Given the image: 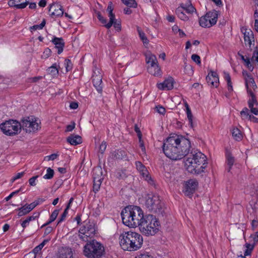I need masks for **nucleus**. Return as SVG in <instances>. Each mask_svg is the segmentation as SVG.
Masks as SVG:
<instances>
[{
    "mask_svg": "<svg viewBox=\"0 0 258 258\" xmlns=\"http://www.w3.org/2000/svg\"><path fill=\"white\" fill-rule=\"evenodd\" d=\"M185 167L188 172L200 174L206 167V156L198 150L190 149L186 155Z\"/></svg>",
    "mask_w": 258,
    "mask_h": 258,
    "instance_id": "7ed1b4c3",
    "label": "nucleus"
},
{
    "mask_svg": "<svg viewBox=\"0 0 258 258\" xmlns=\"http://www.w3.org/2000/svg\"><path fill=\"white\" fill-rule=\"evenodd\" d=\"M113 25L117 31H120L121 30L120 23L119 22H117L115 20V17H114V19L113 20L112 25Z\"/></svg>",
    "mask_w": 258,
    "mask_h": 258,
    "instance_id": "8fccbe9b",
    "label": "nucleus"
},
{
    "mask_svg": "<svg viewBox=\"0 0 258 258\" xmlns=\"http://www.w3.org/2000/svg\"><path fill=\"white\" fill-rule=\"evenodd\" d=\"M21 129L27 133L35 132L40 127L37 120L32 116L28 117L21 120Z\"/></svg>",
    "mask_w": 258,
    "mask_h": 258,
    "instance_id": "1a4fd4ad",
    "label": "nucleus"
},
{
    "mask_svg": "<svg viewBox=\"0 0 258 258\" xmlns=\"http://www.w3.org/2000/svg\"><path fill=\"white\" fill-rule=\"evenodd\" d=\"M248 94L250 97V98L248 101V107L250 109V112L254 115H258V109L256 107L258 106V103L255 96L253 91H248Z\"/></svg>",
    "mask_w": 258,
    "mask_h": 258,
    "instance_id": "4468645a",
    "label": "nucleus"
},
{
    "mask_svg": "<svg viewBox=\"0 0 258 258\" xmlns=\"http://www.w3.org/2000/svg\"><path fill=\"white\" fill-rule=\"evenodd\" d=\"M242 75L244 78L245 84L252 81L254 80L253 78L251 77V76L250 74H249L246 71H243Z\"/></svg>",
    "mask_w": 258,
    "mask_h": 258,
    "instance_id": "ea45409f",
    "label": "nucleus"
},
{
    "mask_svg": "<svg viewBox=\"0 0 258 258\" xmlns=\"http://www.w3.org/2000/svg\"><path fill=\"white\" fill-rule=\"evenodd\" d=\"M184 11L183 8L180 7L176 9L175 12L180 19L183 21H187L188 19V17L184 14Z\"/></svg>",
    "mask_w": 258,
    "mask_h": 258,
    "instance_id": "c85d7f7f",
    "label": "nucleus"
},
{
    "mask_svg": "<svg viewBox=\"0 0 258 258\" xmlns=\"http://www.w3.org/2000/svg\"><path fill=\"white\" fill-rule=\"evenodd\" d=\"M198 185L197 180L190 179L185 182L184 184L183 192L187 196H190L196 190Z\"/></svg>",
    "mask_w": 258,
    "mask_h": 258,
    "instance_id": "f8f14e48",
    "label": "nucleus"
},
{
    "mask_svg": "<svg viewBox=\"0 0 258 258\" xmlns=\"http://www.w3.org/2000/svg\"><path fill=\"white\" fill-rule=\"evenodd\" d=\"M180 7L183 8V10L188 14H191L194 12H196V9L190 3L185 4H182Z\"/></svg>",
    "mask_w": 258,
    "mask_h": 258,
    "instance_id": "cd10ccee",
    "label": "nucleus"
},
{
    "mask_svg": "<svg viewBox=\"0 0 258 258\" xmlns=\"http://www.w3.org/2000/svg\"><path fill=\"white\" fill-rule=\"evenodd\" d=\"M54 175V171L53 169L50 168H48L47 169V173L44 175L43 178L45 179H51Z\"/></svg>",
    "mask_w": 258,
    "mask_h": 258,
    "instance_id": "37998d69",
    "label": "nucleus"
},
{
    "mask_svg": "<svg viewBox=\"0 0 258 258\" xmlns=\"http://www.w3.org/2000/svg\"><path fill=\"white\" fill-rule=\"evenodd\" d=\"M163 204L158 195L149 194L146 196V209L153 213L160 212Z\"/></svg>",
    "mask_w": 258,
    "mask_h": 258,
    "instance_id": "0eeeda50",
    "label": "nucleus"
},
{
    "mask_svg": "<svg viewBox=\"0 0 258 258\" xmlns=\"http://www.w3.org/2000/svg\"><path fill=\"white\" fill-rule=\"evenodd\" d=\"M39 215V213H34L32 216L28 217L26 219L28 220V222L29 223L30 221L34 220L36 218H38Z\"/></svg>",
    "mask_w": 258,
    "mask_h": 258,
    "instance_id": "5fc2aeb1",
    "label": "nucleus"
},
{
    "mask_svg": "<svg viewBox=\"0 0 258 258\" xmlns=\"http://www.w3.org/2000/svg\"><path fill=\"white\" fill-rule=\"evenodd\" d=\"M206 80L207 83L212 86L217 87L218 85V77H214L213 78L212 77L211 78V76L210 75V74H209L206 77Z\"/></svg>",
    "mask_w": 258,
    "mask_h": 258,
    "instance_id": "bb28decb",
    "label": "nucleus"
},
{
    "mask_svg": "<svg viewBox=\"0 0 258 258\" xmlns=\"http://www.w3.org/2000/svg\"><path fill=\"white\" fill-rule=\"evenodd\" d=\"M29 4V2L26 0H10L8 2V4L10 7H15L18 9H24Z\"/></svg>",
    "mask_w": 258,
    "mask_h": 258,
    "instance_id": "aec40b11",
    "label": "nucleus"
},
{
    "mask_svg": "<svg viewBox=\"0 0 258 258\" xmlns=\"http://www.w3.org/2000/svg\"><path fill=\"white\" fill-rule=\"evenodd\" d=\"M191 57L192 60L198 64H201V58L198 55L194 54L191 55Z\"/></svg>",
    "mask_w": 258,
    "mask_h": 258,
    "instance_id": "603ef678",
    "label": "nucleus"
},
{
    "mask_svg": "<svg viewBox=\"0 0 258 258\" xmlns=\"http://www.w3.org/2000/svg\"><path fill=\"white\" fill-rule=\"evenodd\" d=\"M67 141L72 145H77L82 143L81 137L78 135H71L67 138Z\"/></svg>",
    "mask_w": 258,
    "mask_h": 258,
    "instance_id": "b1692460",
    "label": "nucleus"
},
{
    "mask_svg": "<svg viewBox=\"0 0 258 258\" xmlns=\"http://www.w3.org/2000/svg\"><path fill=\"white\" fill-rule=\"evenodd\" d=\"M51 53V50L48 48H47L45 49L44 51L43 52V54L42 55V58H46L48 57H49Z\"/></svg>",
    "mask_w": 258,
    "mask_h": 258,
    "instance_id": "864d4df0",
    "label": "nucleus"
},
{
    "mask_svg": "<svg viewBox=\"0 0 258 258\" xmlns=\"http://www.w3.org/2000/svg\"><path fill=\"white\" fill-rule=\"evenodd\" d=\"M58 212H59V211L58 210H55L54 211H53V212L52 213L51 215H50V219L51 220V221H54L58 214Z\"/></svg>",
    "mask_w": 258,
    "mask_h": 258,
    "instance_id": "6e6d98bb",
    "label": "nucleus"
},
{
    "mask_svg": "<svg viewBox=\"0 0 258 258\" xmlns=\"http://www.w3.org/2000/svg\"><path fill=\"white\" fill-rule=\"evenodd\" d=\"M146 181L151 186V187L156 188L157 184L156 181L149 174L146 173Z\"/></svg>",
    "mask_w": 258,
    "mask_h": 258,
    "instance_id": "473e14b6",
    "label": "nucleus"
},
{
    "mask_svg": "<svg viewBox=\"0 0 258 258\" xmlns=\"http://www.w3.org/2000/svg\"><path fill=\"white\" fill-rule=\"evenodd\" d=\"M95 226L93 223L86 224L79 230V233L85 235L86 237H92L95 234Z\"/></svg>",
    "mask_w": 258,
    "mask_h": 258,
    "instance_id": "2eb2a0df",
    "label": "nucleus"
},
{
    "mask_svg": "<svg viewBox=\"0 0 258 258\" xmlns=\"http://www.w3.org/2000/svg\"><path fill=\"white\" fill-rule=\"evenodd\" d=\"M174 79L172 77H169L165 79L163 83L157 84V86L159 89L161 90H170L173 88Z\"/></svg>",
    "mask_w": 258,
    "mask_h": 258,
    "instance_id": "f3484780",
    "label": "nucleus"
},
{
    "mask_svg": "<svg viewBox=\"0 0 258 258\" xmlns=\"http://www.w3.org/2000/svg\"><path fill=\"white\" fill-rule=\"evenodd\" d=\"M122 223L130 228L140 226V231L144 232L145 228L142 227V224L145 221L144 212L138 206L129 205L122 209L121 212Z\"/></svg>",
    "mask_w": 258,
    "mask_h": 258,
    "instance_id": "f03ea898",
    "label": "nucleus"
},
{
    "mask_svg": "<svg viewBox=\"0 0 258 258\" xmlns=\"http://www.w3.org/2000/svg\"><path fill=\"white\" fill-rule=\"evenodd\" d=\"M57 156H58L57 154H52L49 156L46 157L48 158V160H54V159H55L57 158Z\"/></svg>",
    "mask_w": 258,
    "mask_h": 258,
    "instance_id": "69168bd1",
    "label": "nucleus"
},
{
    "mask_svg": "<svg viewBox=\"0 0 258 258\" xmlns=\"http://www.w3.org/2000/svg\"><path fill=\"white\" fill-rule=\"evenodd\" d=\"M187 117L188 120L189 121L190 126L191 127H194L193 121H192L193 116H192V113H191L189 114H187Z\"/></svg>",
    "mask_w": 258,
    "mask_h": 258,
    "instance_id": "680f3d73",
    "label": "nucleus"
},
{
    "mask_svg": "<svg viewBox=\"0 0 258 258\" xmlns=\"http://www.w3.org/2000/svg\"><path fill=\"white\" fill-rule=\"evenodd\" d=\"M224 78H225V80L227 81V82H229L230 81H231V78H230V75L229 73L224 72Z\"/></svg>",
    "mask_w": 258,
    "mask_h": 258,
    "instance_id": "774afa93",
    "label": "nucleus"
},
{
    "mask_svg": "<svg viewBox=\"0 0 258 258\" xmlns=\"http://www.w3.org/2000/svg\"><path fill=\"white\" fill-rule=\"evenodd\" d=\"M51 42L55 45V47L57 49V53L60 54L63 50L64 46V42L62 38L54 37Z\"/></svg>",
    "mask_w": 258,
    "mask_h": 258,
    "instance_id": "412c9836",
    "label": "nucleus"
},
{
    "mask_svg": "<svg viewBox=\"0 0 258 258\" xmlns=\"http://www.w3.org/2000/svg\"><path fill=\"white\" fill-rule=\"evenodd\" d=\"M239 55L240 56L241 59L245 62V66L247 67V68L250 71H252L253 70V67L252 66V64L250 63V59L249 58H245L244 56H243L242 54H240L238 53Z\"/></svg>",
    "mask_w": 258,
    "mask_h": 258,
    "instance_id": "72a5a7b5",
    "label": "nucleus"
},
{
    "mask_svg": "<svg viewBox=\"0 0 258 258\" xmlns=\"http://www.w3.org/2000/svg\"><path fill=\"white\" fill-rule=\"evenodd\" d=\"M20 122L16 120H9L0 124V128L4 134L7 136H13L20 133Z\"/></svg>",
    "mask_w": 258,
    "mask_h": 258,
    "instance_id": "6e6552de",
    "label": "nucleus"
},
{
    "mask_svg": "<svg viewBox=\"0 0 258 258\" xmlns=\"http://www.w3.org/2000/svg\"><path fill=\"white\" fill-rule=\"evenodd\" d=\"M102 182V180H100L98 178L96 179V180H93V190L95 193L99 191Z\"/></svg>",
    "mask_w": 258,
    "mask_h": 258,
    "instance_id": "c9c22d12",
    "label": "nucleus"
},
{
    "mask_svg": "<svg viewBox=\"0 0 258 258\" xmlns=\"http://www.w3.org/2000/svg\"><path fill=\"white\" fill-rule=\"evenodd\" d=\"M74 253L72 248L69 247H62L58 249V258H74Z\"/></svg>",
    "mask_w": 258,
    "mask_h": 258,
    "instance_id": "a211bd4d",
    "label": "nucleus"
},
{
    "mask_svg": "<svg viewBox=\"0 0 258 258\" xmlns=\"http://www.w3.org/2000/svg\"><path fill=\"white\" fill-rule=\"evenodd\" d=\"M53 230V228L51 226H48L46 228H45V231H44V234L45 235H47L48 234H49V233H50L51 232V231H52Z\"/></svg>",
    "mask_w": 258,
    "mask_h": 258,
    "instance_id": "0e129e2a",
    "label": "nucleus"
},
{
    "mask_svg": "<svg viewBox=\"0 0 258 258\" xmlns=\"http://www.w3.org/2000/svg\"><path fill=\"white\" fill-rule=\"evenodd\" d=\"M246 87L247 88V92L248 94V91H252L253 90H255L257 88V86L254 81V80L245 84Z\"/></svg>",
    "mask_w": 258,
    "mask_h": 258,
    "instance_id": "e433bc0d",
    "label": "nucleus"
},
{
    "mask_svg": "<svg viewBox=\"0 0 258 258\" xmlns=\"http://www.w3.org/2000/svg\"><path fill=\"white\" fill-rule=\"evenodd\" d=\"M226 158H227V162L228 167L227 168V170L228 172L230 171V169L231 168V167L234 164V157L232 156V155L230 153H227L226 155Z\"/></svg>",
    "mask_w": 258,
    "mask_h": 258,
    "instance_id": "2f4dec72",
    "label": "nucleus"
},
{
    "mask_svg": "<svg viewBox=\"0 0 258 258\" xmlns=\"http://www.w3.org/2000/svg\"><path fill=\"white\" fill-rule=\"evenodd\" d=\"M106 143L104 141L102 142L99 147V151L101 154H103L104 152L106 150Z\"/></svg>",
    "mask_w": 258,
    "mask_h": 258,
    "instance_id": "13d9d810",
    "label": "nucleus"
},
{
    "mask_svg": "<svg viewBox=\"0 0 258 258\" xmlns=\"http://www.w3.org/2000/svg\"><path fill=\"white\" fill-rule=\"evenodd\" d=\"M251 60L253 62L256 61L258 63V51L257 50H254L253 51Z\"/></svg>",
    "mask_w": 258,
    "mask_h": 258,
    "instance_id": "052dcab7",
    "label": "nucleus"
},
{
    "mask_svg": "<svg viewBox=\"0 0 258 258\" xmlns=\"http://www.w3.org/2000/svg\"><path fill=\"white\" fill-rule=\"evenodd\" d=\"M97 17L98 19V20L103 24H104V26L106 24H107V20L101 15V13L100 12H97L96 13Z\"/></svg>",
    "mask_w": 258,
    "mask_h": 258,
    "instance_id": "09e8293b",
    "label": "nucleus"
},
{
    "mask_svg": "<svg viewBox=\"0 0 258 258\" xmlns=\"http://www.w3.org/2000/svg\"><path fill=\"white\" fill-rule=\"evenodd\" d=\"M84 248V253L88 258H100L104 252V247L95 240L87 243Z\"/></svg>",
    "mask_w": 258,
    "mask_h": 258,
    "instance_id": "39448f33",
    "label": "nucleus"
},
{
    "mask_svg": "<svg viewBox=\"0 0 258 258\" xmlns=\"http://www.w3.org/2000/svg\"><path fill=\"white\" fill-rule=\"evenodd\" d=\"M18 211V216L19 217L26 215L28 214L30 211L28 208V206L26 205L22 206L21 208L17 210Z\"/></svg>",
    "mask_w": 258,
    "mask_h": 258,
    "instance_id": "c756f323",
    "label": "nucleus"
},
{
    "mask_svg": "<svg viewBox=\"0 0 258 258\" xmlns=\"http://www.w3.org/2000/svg\"><path fill=\"white\" fill-rule=\"evenodd\" d=\"M135 132L137 133L138 137L139 138V147L142 149L143 151H144L145 148L144 147V141L142 138V135L139 127H138L137 125H135Z\"/></svg>",
    "mask_w": 258,
    "mask_h": 258,
    "instance_id": "a878e982",
    "label": "nucleus"
},
{
    "mask_svg": "<svg viewBox=\"0 0 258 258\" xmlns=\"http://www.w3.org/2000/svg\"><path fill=\"white\" fill-rule=\"evenodd\" d=\"M136 165L137 170L140 172L141 174L144 177V171L145 168V166L140 161L136 162Z\"/></svg>",
    "mask_w": 258,
    "mask_h": 258,
    "instance_id": "58836bf2",
    "label": "nucleus"
},
{
    "mask_svg": "<svg viewBox=\"0 0 258 258\" xmlns=\"http://www.w3.org/2000/svg\"><path fill=\"white\" fill-rule=\"evenodd\" d=\"M75 127V123L74 122H72L71 124L68 125L67 126L66 132H71L72 131Z\"/></svg>",
    "mask_w": 258,
    "mask_h": 258,
    "instance_id": "e2e57ef3",
    "label": "nucleus"
},
{
    "mask_svg": "<svg viewBox=\"0 0 258 258\" xmlns=\"http://www.w3.org/2000/svg\"><path fill=\"white\" fill-rule=\"evenodd\" d=\"M146 63L148 73L155 77H161L162 71L158 64L157 59L155 55L150 51H146Z\"/></svg>",
    "mask_w": 258,
    "mask_h": 258,
    "instance_id": "423d86ee",
    "label": "nucleus"
},
{
    "mask_svg": "<svg viewBox=\"0 0 258 258\" xmlns=\"http://www.w3.org/2000/svg\"><path fill=\"white\" fill-rule=\"evenodd\" d=\"M232 136L237 141L241 140L242 138L240 131L237 128H234L232 132Z\"/></svg>",
    "mask_w": 258,
    "mask_h": 258,
    "instance_id": "7c9ffc66",
    "label": "nucleus"
},
{
    "mask_svg": "<svg viewBox=\"0 0 258 258\" xmlns=\"http://www.w3.org/2000/svg\"><path fill=\"white\" fill-rule=\"evenodd\" d=\"M64 66L67 72L72 70L73 68V64L69 59H66L64 61Z\"/></svg>",
    "mask_w": 258,
    "mask_h": 258,
    "instance_id": "c03bdc74",
    "label": "nucleus"
},
{
    "mask_svg": "<svg viewBox=\"0 0 258 258\" xmlns=\"http://www.w3.org/2000/svg\"><path fill=\"white\" fill-rule=\"evenodd\" d=\"M49 12L51 13V16L61 17L63 14L62 7L58 3L52 4L50 7Z\"/></svg>",
    "mask_w": 258,
    "mask_h": 258,
    "instance_id": "6ab92c4d",
    "label": "nucleus"
},
{
    "mask_svg": "<svg viewBox=\"0 0 258 258\" xmlns=\"http://www.w3.org/2000/svg\"><path fill=\"white\" fill-rule=\"evenodd\" d=\"M68 210H69V206H67V207L65 209V210H64L63 213L61 214L60 218L59 219L57 224H59V223H60L64 220V219H66V218L67 217V215L68 214Z\"/></svg>",
    "mask_w": 258,
    "mask_h": 258,
    "instance_id": "de8ad7c7",
    "label": "nucleus"
},
{
    "mask_svg": "<svg viewBox=\"0 0 258 258\" xmlns=\"http://www.w3.org/2000/svg\"><path fill=\"white\" fill-rule=\"evenodd\" d=\"M48 71L53 75L57 74L58 73V71L57 69L56 63H54L51 67L49 68Z\"/></svg>",
    "mask_w": 258,
    "mask_h": 258,
    "instance_id": "a18cd8bd",
    "label": "nucleus"
},
{
    "mask_svg": "<svg viewBox=\"0 0 258 258\" xmlns=\"http://www.w3.org/2000/svg\"><path fill=\"white\" fill-rule=\"evenodd\" d=\"M156 111L160 114H164L166 112V110L164 107L162 106L158 105L155 107Z\"/></svg>",
    "mask_w": 258,
    "mask_h": 258,
    "instance_id": "3c124183",
    "label": "nucleus"
},
{
    "mask_svg": "<svg viewBox=\"0 0 258 258\" xmlns=\"http://www.w3.org/2000/svg\"><path fill=\"white\" fill-rule=\"evenodd\" d=\"M46 24L45 20L44 19L40 25H35L30 27V29L32 31L33 30H36L38 29H42Z\"/></svg>",
    "mask_w": 258,
    "mask_h": 258,
    "instance_id": "79ce46f5",
    "label": "nucleus"
},
{
    "mask_svg": "<svg viewBox=\"0 0 258 258\" xmlns=\"http://www.w3.org/2000/svg\"><path fill=\"white\" fill-rule=\"evenodd\" d=\"M137 31L138 32L139 35L141 39L142 40V41L143 42V44H145V34H144L143 31L141 29V28L140 27H139L138 26H137Z\"/></svg>",
    "mask_w": 258,
    "mask_h": 258,
    "instance_id": "49530a36",
    "label": "nucleus"
},
{
    "mask_svg": "<svg viewBox=\"0 0 258 258\" xmlns=\"http://www.w3.org/2000/svg\"><path fill=\"white\" fill-rule=\"evenodd\" d=\"M49 241L48 239L44 240L39 245L35 247L33 251L35 254L39 253L43 246Z\"/></svg>",
    "mask_w": 258,
    "mask_h": 258,
    "instance_id": "f704fd0d",
    "label": "nucleus"
},
{
    "mask_svg": "<svg viewBox=\"0 0 258 258\" xmlns=\"http://www.w3.org/2000/svg\"><path fill=\"white\" fill-rule=\"evenodd\" d=\"M93 176L94 180H96L98 178L100 180H103L102 170L100 167H97L94 169Z\"/></svg>",
    "mask_w": 258,
    "mask_h": 258,
    "instance_id": "393cba45",
    "label": "nucleus"
},
{
    "mask_svg": "<svg viewBox=\"0 0 258 258\" xmlns=\"http://www.w3.org/2000/svg\"><path fill=\"white\" fill-rule=\"evenodd\" d=\"M38 177V175L33 176L29 179V183L31 186L36 185V179Z\"/></svg>",
    "mask_w": 258,
    "mask_h": 258,
    "instance_id": "bf43d9fd",
    "label": "nucleus"
},
{
    "mask_svg": "<svg viewBox=\"0 0 258 258\" xmlns=\"http://www.w3.org/2000/svg\"><path fill=\"white\" fill-rule=\"evenodd\" d=\"M190 149V141L183 136L177 135L168 138L163 145L164 153L172 160L183 158L189 153Z\"/></svg>",
    "mask_w": 258,
    "mask_h": 258,
    "instance_id": "f257e3e1",
    "label": "nucleus"
},
{
    "mask_svg": "<svg viewBox=\"0 0 258 258\" xmlns=\"http://www.w3.org/2000/svg\"><path fill=\"white\" fill-rule=\"evenodd\" d=\"M20 191H22V188L21 187L19 189L12 192L9 196L5 198L6 201H9L14 195L18 194Z\"/></svg>",
    "mask_w": 258,
    "mask_h": 258,
    "instance_id": "4d7b16f0",
    "label": "nucleus"
},
{
    "mask_svg": "<svg viewBox=\"0 0 258 258\" xmlns=\"http://www.w3.org/2000/svg\"><path fill=\"white\" fill-rule=\"evenodd\" d=\"M249 113V110L248 108L245 107L240 112V115L243 120L247 119Z\"/></svg>",
    "mask_w": 258,
    "mask_h": 258,
    "instance_id": "a19ab883",
    "label": "nucleus"
},
{
    "mask_svg": "<svg viewBox=\"0 0 258 258\" xmlns=\"http://www.w3.org/2000/svg\"><path fill=\"white\" fill-rule=\"evenodd\" d=\"M119 244L124 250L136 251L143 243V238L139 233L132 231H123L119 237Z\"/></svg>",
    "mask_w": 258,
    "mask_h": 258,
    "instance_id": "20e7f679",
    "label": "nucleus"
},
{
    "mask_svg": "<svg viewBox=\"0 0 258 258\" xmlns=\"http://www.w3.org/2000/svg\"><path fill=\"white\" fill-rule=\"evenodd\" d=\"M113 10L112 3H110L107 8V11L108 12V17H109V22L105 25V27L107 29L110 28L112 26L113 20L115 17V15L112 12Z\"/></svg>",
    "mask_w": 258,
    "mask_h": 258,
    "instance_id": "4be33fe9",
    "label": "nucleus"
},
{
    "mask_svg": "<svg viewBox=\"0 0 258 258\" xmlns=\"http://www.w3.org/2000/svg\"><path fill=\"white\" fill-rule=\"evenodd\" d=\"M218 13L216 11L208 12L199 20V23L202 27L210 28L216 24L217 21Z\"/></svg>",
    "mask_w": 258,
    "mask_h": 258,
    "instance_id": "9d476101",
    "label": "nucleus"
},
{
    "mask_svg": "<svg viewBox=\"0 0 258 258\" xmlns=\"http://www.w3.org/2000/svg\"><path fill=\"white\" fill-rule=\"evenodd\" d=\"M159 222L153 215L146 216V236L154 235L159 231Z\"/></svg>",
    "mask_w": 258,
    "mask_h": 258,
    "instance_id": "9b49d317",
    "label": "nucleus"
},
{
    "mask_svg": "<svg viewBox=\"0 0 258 258\" xmlns=\"http://www.w3.org/2000/svg\"><path fill=\"white\" fill-rule=\"evenodd\" d=\"M70 107L72 109H77L78 107V104L76 102H72L70 103Z\"/></svg>",
    "mask_w": 258,
    "mask_h": 258,
    "instance_id": "338daca9",
    "label": "nucleus"
},
{
    "mask_svg": "<svg viewBox=\"0 0 258 258\" xmlns=\"http://www.w3.org/2000/svg\"><path fill=\"white\" fill-rule=\"evenodd\" d=\"M125 156L123 151L116 150L110 153V157L114 160L122 159Z\"/></svg>",
    "mask_w": 258,
    "mask_h": 258,
    "instance_id": "5701e85b",
    "label": "nucleus"
},
{
    "mask_svg": "<svg viewBox=\"0 0 258 258\" xmlns=\"http://www.w3.org/2000/svg\"><path fill=\"white\" fill-rule=\"evenodd\" d=\"M92 80L94 86L98 92L101 93L102 91V76L98 69H96L94 71Z\"/></svg>",
    "mask_w": 258,
    "mask_h": 258,
    "instance_id": "ddd939ff",
    "label": "nucleus"
},
{
    "mask_svg": "<svg viewBox=\"0 0 258 258\" xmlns=\"http://www.w3.org/2000/svg\"><path fill=\"white\" fill-rule=\"evenodd\" d=\"M241 31L243 32L244 35V43L246 46H249V48L254 43V38L252 31L251 30H247L242 28Z\"/></svg>",
    "mask_w": 258,
    "mask_h": 258,
    "instance_id": "dca6fc26",
    "label": "nucleus"
},
{
    "mask_svg": "<svg viewBox=\"0 0 258 258\" xmlns=\"http://www.w3.org/2000/svg\"><path fill=\"white\" fill-rule=\"evenodd\" d=\"M122 2L130 8H136L137 4L135 0H121Z\"/></svg>",
    "mask_w": 258,
    "mask_h": 258,
    "instance_id": "4c0bfd02",
    "label": "nucleus"
}]
</instances>
